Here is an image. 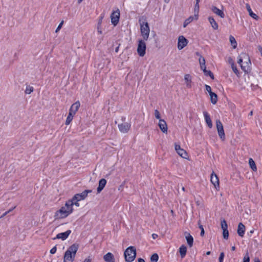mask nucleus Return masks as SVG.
<instances>
[{
	"instance_id": "1",
	"label": "nucleus",
	"mask_w": 262,
	"mask_h": 262,
	"mask_svg": "<svg viewBox=\"0 0 262 262\" xmlns=\"http://www.w3.org/2000/svg\"><path fill=\"white\" fill-rule=\"evenodd\" d=\"M79 245L74 244L69 247L63 256L64 262H73L78 249Z\"/></svg>"
},
{
	"instance_id": "2",
	"label": "nucleus",
	"mask_w": 262,
	"mask_h": 262,
	"mask_svg": "<svg viewBox=\"0 0 262 262\" xmlns=\"http://www.w3.org/2000/svg\"><path fill=\"white\" fill-rule=\"evenodd\" d=\"M68 204L65 203L64 206H62L61 208L57 210L54 215L55 219H61L67 217L73 211V208L70 207Z\"/></svg>"
},
{
	"instance_id": "3",
	"label": "nucleus",
	"mask_w": 262,
	"mask_h": 262,
	"mask_svg": "<svg viewBox=\"0 0 262 262\" xmlns=\"http://www.w3.org/2000/svg\"><path fill=\"white\" fill-rule=\"evenodd\" d=\"M237 62L240 64L241 69L244 72H248L251 62L249 56L246 53H242L240 54L238 56Z\"/></svg>"
},
{
	"instance_id": "4",
	"label": "nucleus",
	"mask_w": 262,
	"mask_h": 262,
	"mask_svg": "<svg viewBox=\"0 0 262 262\" xmlns=\"http://www.w3.org/2000/svg\"><path fill=\"white\" fill-rule=\"evenodd\" d=\"M125 261L132 262L134 260L136 256V250L134 247H128L124 253Z\"/></svg>"
},
{
	"instance_id": "5",
	"label": "nucleus",
	"mask_w": 262,
	"mask_h": 262,
	"mask_svg": "<svg viewBox=\"0 0 262 262\" xmlns=\"http://www.w3.org/2000/svg\"><path fill=\"white\" fill-rule=\"evenodd\" d=\"M141 35L145 40H147L149 37V27L147 21H142L139 19Z\"/></svg>"
},
{
	"instance_id": "6",
	"label": "nucleus",
	"mask_w": 262,
	"mask_h": 262,
	"mask_svg": "<svg viewBox=\"0 0 262 262\" xmlns=\"http://www.w3.org/2000/svg\"><path fill=\"white\" fill-rule=\"evenodd\" d=\"M146 44L142 40H139V43L137 48V52L140 56L143 57L145 54L146 51Z\"/></svg>"
},
{
	"instance_id": "7",
	"label": "nucleus",
	"mask_w": 262,
	"mask_h": 262,
	"mask_svg": "<svg viewBox=\"0 0 262 262\" xmlns=\"http://www.w3.org/2000/svg\"><path fill=\"white\" fill-rule=\"evenodd\" d=\"M91 192H92L91 190H85L80 193H77L73 196V200L77 201L83 200L87 197L88 193Z\"/></svg>"
},
{
	"instance_id": "8",
	"label": "nucleus",
	"mask_w": 262,
	"mask_h": 262,
	"mask_svg": "<svg viewBox=\"0 0 262 262\" xmlns=\"http://www.w3.org/2000/svg\"><path fill=\"white\" fill-rule=\"evenodd\" d=\"M216 125L219 136H220L221 139H222L223 140H225V135L224 133L223 126L221 121L220 120H217L216 121Z\"/></svg>"
},
{
	"instance_id": "9",
	"label": "nucleus",
	"mask_w": 262,
	"mask_h": 262,
	"mask_svg": "<svg viewBox=\"0 0 262 262\" xmlns=\"http://www.w3.org/2000/svg\"><path fill=\"white\" fill-rule=\"evenodd\" d=\"M111 22L114 25L116 26L119 21L120 18V11L119 9H117L116 11H114L111 14Z\"/></svg>"
},
{
	"instance_id": "10",
	"label": "nucleus",
	"mask_w": 262,
	"mask_h": 262,
	"mask_svg": "<svg viewBox=\"0 0 262 262\" xmlns=\"http://www.w3.org/2000/svg\"><path fill=\"white\" fill-rule=\"evenodd\" d=\"M188 43V40L183 35L178 38V49L179 50L183 49Z\"/></svg>"
},
{
	"instance_id": "11",
	"label": "nucleus",
	"mask_w": 262,
	"mask_h": 262,
	"mask_svg": "<svg viewBox=\"0 0 262 262\" xmlns=\"http://www.w3.org/2000/svg\"><path fill=\"white\" fill-rule=\"evenodd\" d=\"M221 228L223 230V235L225 239H228L229 237V232L228 230V225L225 220L221 221Z\"/></svg>"
},
{
	"instance_id": "12",
	"label": "nucleus",
	"mask_w": 262,
	"mask_h": 262,
	"mask_svg": "<svg viewBox=\"0 0 262 262\" xmlns=\"http://www.w3.org/2000/svg\"><path fill=\"white\" fill-rule=\"evenodd\" d=\"M210 181L215 188L218 190L220 188L219 179L217 175L215 174L213 171L211 174Z\"/></svg>"
},
{
	"instance_id": "13",
	"label": "nucleus",
	"mask_w": 262,
	"mask_h": 262,
	"mask_svg": "<svg viewBox=\"0 0 262 262\" xmlns=\"http://www.w3.org/2000/svg\"><path fill=\"white\" fill-rule=\"evenodd\" d=\"M131 125L129 123L125 122L118 124V128L122 133H126L130 128Z\"/></svg>"
},
{
	"instance_id": "14",
	"label": "nucleus",
	"mask_w": 262,
	"mask_h": 262,
	"mask_svg": "<svg viewBox=\"0 0 262 262\" xmlns=\"http://www.w3.org/2000/svg\"><path fill=\"white\" fill-rule=\"evenodd\" d=\"M71 233V231L70 230H68L64 232L58 233L56 235V237L54 238V239L57 238V239H61L62 240H65L66 239H67L68 238V237L69 236V235Z\"/></svg>"
},
{
	"instance_id": "15",
	"label": "nucleus",
	"mask_w": 262,
	"mask_h": 262,
	"mask_svg": "<svg viewBox=\"0 0 262 262\" xmlns=\"http://www.w3.org/2000/svg\"><path fill=\"white\" fill-rule=\"evenodd\" d=\"M158 125L163 133H166L167 132V125L165 120L160 119Z\"/></svg>"
},
{
	"instance_id": "16",
	"label": "nucleus",
	"mask_w": 262,
	"mask_h": 262,
	"mask_svg": "<svg viewBox=\"0 0 262 262\" xmlns=\"http://www.w3.org/2000/svg\"><path fill=\"white\" fill-rule=\"evenodd\" d=\"M245 232V226L242 223H239L238 225L237 232L238 235L241 237H243Z\"/></svg>"
},
{
	"instance_id": "17",
	"label": "nucleus",
	"mask_w": 262,
	"mask_h": 262,
	"mask_svg": "<svg viewBox=\"0 0 262 262\" xmlns=\"http://www.w3.org/2000/svg\"><path fill=\"white\" fill-rule=\"evenodd\" d=\"M211 10L214 13L220 16L221 18L225 17V14L224 12L222 10L218 9L216 7L212 6Z\"/></svg>"
},
{
	"instance_id": "18",
	"label": "nucleus",
	"mask_w": 262,
	"mask_h": 262,
	"mask_svg": "<svg viewBox=\"0 0 262 262\" xmlns=\"http://www.w3.org/2000/svg\"><path fill=\"white\" fill-rule=\"evenodd\" d=\"M103 259L105 262H115L114 256L111 252H108L104 255L103 256Z\"/></svg>"
},
{
	"instance_id": "19",
	"label": "nucleus",
	"mask_w": 262,
	"mask_h": 262,
	"mask_svg": "<svg viewBox=\"0 0 262 262\" xmlns=\"http://www.w3.org/2000/svg\"><path fill=\"white\" fill-rule=\"evenodd\" d=\"M80 106V102L79 101H77L71 105L69 111L74 114H75L76 112L78 110Z\"/></svg>"
},
{
	"instance_id": "20",
	"label": "nucleus",
	"mask_w": 262,
	"mask_h": 262,
	"mask_svg": "<svg viewBox=\"0 0 262 262\" xmlns=\"http://www.w3.org/2000/svg\"><path fill=\"white\" fill-rule=\"evenodd\" d=\"M106 184V180L105 179H101L99 181V186L97 188L98 193H100L104 188Z\"/></svg>"
},
{
	"instance_id": "21",
	"label": "nucleus",
	"mask_w": 262,
	"mask_h": 262,
	"mask_svg": "<svg viewBox=\"0 0 262 262\" xmlns=\"http://www.w3.org/2000/svg\"><path fill=\"white\" fill-rule=\"evenodd\" d=\"M203 115L208 126L209 128H211L212 127V123L209 114L207 112L204 111Z\"/></svg>"
},
{
	"instance_id": "22",
	"label": "nucleus",
	"mask_w": 262,
	"mask_h": 262,
	"mask_svg": "<svg viewBox=\"0 0 262 262\" xmlns=\"http://www.w3.org/2000/svg\"><path fill=\"white\" fill-rule=\"evenodd\" d=\"M184 234L185 235V238L187 241L188 245L190 247H191L193 246V237L190 235V233H188L187 232H185L184 233Z\"/></svg>"
},
{
	"instance_id": "23",
	"label": "nucleus",
	"mask_w": 262,
	"mask_h": 262,
	"mask_svg": "<svg viewBox=\"0 0 262 262\" xmlns=\"http://www.w3.org/2000/svg\"><path fill=\"white\" fill-rule=\"evenodd\" d=\"M246 7L249 13V15L253 18L255 19V20H257L258 19V16L256 14L252 12L250 5L249 4H246Z\"/></svg>"
},
{
	"instance_id": "24",
	"label": "nucleus",
	"mask_w": 262,
	"mask_h": 262,
	"mask_svg": "<svg viewBox=\"0 0 262 262\" xmlns=\"http://www.w3.org/2000/svg\"><path fill=\"white\" fill-rule=\"evenodd\" d=\"M79 201H77L76 200H73V197L67 201L66 203V204H68V205H70L69 206L70 207L73 208V206L74 205H75L77 207L79 206V203H78Z\"/></svg>"
},
{
	"instance_id": "25",
	"label": "nucleus",
	"mask_w": 262,
	"mask_h": 262,
	"mask_svg": "<svg viewBox=\"0 0 262 262\" xmlns=\"http://www.w3.org/2000/svg\"><path fill=\"white\" fill-rule=\"evenodd\" d=\"M208 20L213 29L217 30L218 29V24L213 17H209Z\"/></svg>"
},
{
	"instance_id": "26",
	"label": "nucleus",
	"mask_w": 262,
	"mask_h": 262,
	"mask_svg": "<svg viewBox=\"0 0 262 262\" xmlns=\"http://www.w3.org/2000/svg\"><path fill=\"white\" fill-rule=\"evenodd\" d=\"M185 80L187 87L190 88L191 87V77L190 74H188L185 75Z\"/></svg>"
},
{
	"instance_id": "27",
	"label": "nucleus",
	"mask_w": 262,
	"mask_h": 262,
	"mask_svg": "<svg viewBox=\"0 0 262 262\" xmlns=\"http://www.w3.org/2000/svg\"><path fill=\"white\" fill-rule=\"evenodd\" d=\"M187 248L184 245H182L179 248V252L182 258H183L186 254Z\"/></svg>"
},
{
	"instance_id": "28",
	"label": "nucleus",
	"mask_w": 262,
	"mask_h": 262,
	"mask_svg": "<svg viewBox=\"0 0 262 262\" xmlns=\"http://www.w3.org/2000/svg\"><path fill=\"white\" fill-rule=\"evenodd\" d=\"M210 96V100L212 104H215L216 103L217 101V95L214 93H211L210 94H209Z\"/></svg>"
},
{
	"instance_id": "29",
	"label": "nucleus",
	"mask_w": 262,
	"mask_h": 262,
	"mask_svg": "<svg viewBox=\"0 0 262 262\" xmlns=\"http://www.w3.org/2000/svg\"><path fill=\"white\" fill-rule=\"evenodd\" d=\"M249 164L250 168L254 171H256L257 170V167L255 162L252 158H250L249 160Z\"/></svg>"
},
{
	"instance_id": "30",
	"label": "nucleus",
	"mask_w": 262,
	"mask_h": 262,
	"mask_svg": "<svg viewBox=\"0 0 262 262\" xmlns=\"http://www.w3.org/2000/svg\"><path fill=\"white\" fill-rule=\"evenodd\" d=\"M74 115L75 114L72 113L71 112L69 111L68 116V117L67 118V119H66V123H65L66 125H69L71 122V121L73 120V116H74Z\"/></svg>"
},
{
	"instance_id": "31",
	"label": "nucleus",
	"mask_w": 262,
	"mask_h": 262,
	"mask_svg": "<svg viewBox=\"0 0 262 262\" xmlns=\"http://www.w3.org/2000/svg\"><path fill=\"white\" fill-rule=\"evenodd\" d=\"M179 155H180L181 157L187 159V152L183 149L181 148L179 151L177 152Z\"/></svg>"
},
{
	"instance_id": "32",
	"label": "nucleus",
	"mask_w": 262,
	"mask_h": 262,
	"mask_svg": "<svg viewBox=\"0 0 262 262\" xmlns=\"http://www.w3.org/2000/svg\"><path fill=\"white\" fill-rule=\"evenodd\" d=\"M229 40L233 48L235 49L237 47V42L234 37L231 35L229 37Z\"/></svg>"
},
{
	"instance_id": "33",
	"label": "nucleus",
	"mask_w": 262,
	"mask_h": 262,
	"mask_svg": "<svg viewBox=\"0 0 262 262\" xmlns=\"http://www.w3.org/2000/svg\"><path fill=\"white\" fill-rule=\"evenodd\" d=\"M193 19V16H190L189 18L186 19L183 24V27L185 28L188 24H189Z\"/></svg>"
},
{
	"instance_id": "34",
	"label": "nucleus",
	"mask_w": 262,
	"mask_h": 262,
	"mask_svg": "<svg viewBox=\"0 0 262 262\" xmlns=\"http://www.w3.org/2000/svg\"><path fill=\"white\" fill-rule=\"evenodd\" d=\"M159 259V256L158 254L154 253L150 257V261L151 262H157Z\"/></svg>"
},
{
	"instance_id": "35",
	"label": "nucleus",
	"mask_w": 262,
	"mask_h": 262,
	"mask_svg": "<svg viewBox=\"0 0 262 262\" xmlns=\"http://www.w3.org/2000/svg\"><path fill=\"white\" fill-rule=\"evenodd\" d=\"M34 91V88L32 86H31L30 85H28L26 87V90L25 91V93L26 94H30L32 92H33Z\"/></svg>"
},
{
	"instance_id": "36",
	"label": "nucleus",
	"mask_w": 262,
	"mask_h": 262,
	"mask_svg": "<svg viewBox=\"0 0 262 262\" xmlns=\"http://www.w3.org/2000/svg\"><path fill=\"white\" fill-rule=\"evenodd\" d=\"M204 73L206 76H209L212 79H214V77L213 74L210 70H205L204 71Z\"/></svg>"
},
{
	"instance_id": "37",
	"label": "nucleus",
	"mask_w": 262,
	"mask_h": 262,
	"mask_svg": "<svg viewBox=\"0 0 262 262\" xmlns=\"http://www.w3.org/2000/svg\"><path fill=\"white\" fill-rule=\"evenodd\" d=\"M232 69L234 73L237 76H239V72H238V70H237L236 67L235 66L234 62H232V66H231Z\"/></svg>"
},
{
	"instance_id": "38",
	"label": "nucleus",
	"mask_w": 262,
	"mask_h": 262,
	"mask_svg": "<svg viewBox=\"0 0 262 262\" xmlns=\"http://www.w3.org/2000/svg\"><path fill=\"white\" fill-rule=\"evenodd\" d=\"M200 221H199L198 222V224L199 225V228L201 229L200 235L201 236H203L204 235V233H205L203 225H201L200 224Z\"/></svg>"
},
{
	"instance_id": "39",
	"label": "nucleus",
	"mask_w": 262,
	"mask_h": 262,
	"mask_svg": "<svg viewBox=\"0 0 262 262\" xmlns=\"http://www.w3.org/2000/svg\"><path fill=\"white\" fill-rule=\"evenodd\" d=\"M250 261V257L249 256L248 252H247V253L245 254L244 258H243V262H249Z\"/></svg>"
},
{
	"instance_id": "40",
	"label": "nucleus",
	"mask_w": 262,
	"mask_h": 262,
	"mask_svg": "<svg viewBox=\"0 0 262 262\" xmlns=\"http://www.w3.org/2000/svg\"><path fill=\"white\" fill-rule=\"evenodd\" d=\"M16 206H14V207L13 208H11V209H10L9 210H8L7 211H6L5 213H4L2 215H1V216L0 217V219H2L3 217H4L5 216H6L7 214H8L9 213H10V212L12 211L14 208H15Z\"/></svg>"
},
{
	"instance_id": "41",
	"label": "nucleus",
	"mask_w": 262,
	"mask_h": 262,
	"mask_svg": "<svg viewBox=\"0 0 262 262\" xmlns=\"http://www.w3.org/2000/svg\"><path fill=\"white\" fill-rule=\"evenodd\" d=\"M199 62L200 65L203 66L204 64H205V58L201 56L200 58H199Z\"/></svg>"
},
{
	"instance_id": "42",
	"label": "nucleus",
	"mask_w": 262,
	"mask_h": 262,
	"mask_svg": "<svg viewBox=\"0 0 262 262\" xmlns=\"http://www.w3.org/2000/svg\"><path fill=\"white\" fill-rule=\"evenodd\" d=\"M155 117L158 119H160V113L157 110H156L155 111Z\"/></svg>"
},
{
	"instance_id": "43",
	"label": "nucleus",
	"mask_w": 262,
	"mask_h": 262,
	"mask_svg": "<svg viewBox=\"0 0 262 262\" xmlns=\"http://www.w3.org/2000/svg\"><path fill=\"white\" fill-rule=\"evenodd\" d=\"M224 256L225 255L224 252H221L220 253V257L219 258V262H223Z\"/></svg>"
},
{
	"instance_id": "44",
	"label": "nucleus",
	"mask_w": 262,
	"mask_h": 262,
	"mask_svg": "<svg viewBox=\"0 0 262 262\" xmlns=\"http://www.w3.org/2000/svg\"><path fill=\"white\" fill-rule=\"evenodd\" d=\"M63 21H61V22L59 24L58 26L57 27V28H56V30H55V32L57 33L60 30V29L61 28L62 25H63Z\"/></svg>"
},
{
	"instance_id": "45",
	"label": "nucleus",
	"mask_w": 262,
	"mask_h": 262,
	"mask_svg": "<svg viewBox=\"0 0 262 262\" xmlns=\"http://www.w3.org/2000/svg\"><path fill=\"white\" fill-rule=\"evenodd\" d=\"M205 88H206V90L209 93V94H210L211 93H213L212 91H211V87L209 86V85H205Z\"/></svg>"
},
{
	"instance_id": "46",
	"label": "nucleus",
	"mask_w": 262,
	"mask_h": 262,
	"mask_svg": "<svg viewBox=\"0 0 262 262\" xmlns=\"http://www.w3.org/2000/svg\"><path fill=\"white\" fill-rule=\"evenodd\" d=\"M199 3H196L195 6H194V12H197L198 13L199 12Z\"/></svg>"
},
{
	"instance_id": "47",
	"label": "nucleus",
	"mask_w": 262,
	"mask_h": 262,
	"mask_svg": "<svg viewBox=\"0 0 262 262\" xmlns=\"http://www.w3.org/2000/svg\"><path fill=\"white\" fill-rule=\"evenodd\" d=\"M56 250H57L56 247V246H54L53 248H52L50 250V253H51V254H54V253H55V252H56Z\"/></svg>"
},
{
	"instance_id": "48",
	"label": "nucleus",
	"mask_w": 262,
	"mask_h": 262,
	"mask_svg": "<svg viewBox=\"0 0 262 262\" xmlns=\"http://www.w3.org/2000/svg\"><path fill=\"white\" fill-rule=\"evenodd\" d=\"M175 150H176V151L177 152L178 151H179L181 148V146L179 144H175Z\"/></svg>"
},
{
	"instance_id": "49",
	"label": "nucleus",
	"mask_w": 262,
	"mask_h": 262,
	"mask_svg": "<svg viewBox=\"0 0 262 262\" xmlns=\"http://www.w3.org/2000/svg\"><path fill=\"white\" fill-rule=\"evenodd\" d=\"M200 68H201V69L203 71V72L205 70H206V68L205 64H204L203 66V65H200Z\"/></svg>"
},
{
	"instance_id": "50",
	"label": "nucleus",
	"mask_w": 262,
	"mask_h": 262,
	"mask_svg": "<svg viewBox=\"0 0 262 262\" xmlns=\"http://www.w3.org/2000/svg\"><path fill=\"white\" fill-rule=\"evenodd\" d=\"M83 262H91V259L89 257L86 258L84 259Z\"/></svg>"
},
{
	"instance_id": "51",
	"label": "nucleus",
	"mask_w": 262,
	"mask_h": 262,
	"mask_svg": "<svg viewBox=\"0 0 262 262\" xmlns=\"http://www.w3.org/2000/svg\"><path fill=\"white\" fill-rule=\"evenodd\" d=\"M258 51L260 52V53H262V47L260 46H259L258 47Z\"/></svg>"
},
{
	"instance_id": "52",
	"label": "nucleus",
	"mask_w": 262,
	"mask_h": 262,
	"mask_svg": "<svg viewBox=\"0 0 262 262\" xmlns=\"http://www.w3.org/2000/svg\"><path fill=\"white\" fill-rule=\"evenodd\" d=\"M152 236L154 239H156L158 237V235L156 234H152Z\"/></svg>"
},
{
	"instance_id": "53",
	"label": "nucleus",
	"mask_w": 262,
	"mask_h": 262,
	"mask_svg": "<svg viewBox=\"0 0 262 262\" xmlns=\"http://www.w3.org/2000/svg\"><path fill=\"white\" fill-rule=\"evenodd\" d=\"M138 262H145V260L143 258H139L138 259Z\"/></svg>"
},
{
	"instance_id": "54",
	"label": "nucleus",
	"mask_w": 262,
	"mask_h": 262,
	"mask_svg": "<svg viewBox=\"0 0 262 262\" xmlns=\"http://www.w3.org/2000/svg\"><path fill=\"white\" fill-rule=\"evenodd\" d=\"M119 46H120V44H119L118 46L117 47H116L115 49V52L116 53H117L119 51Z\"/></svg>"
},
{
	"instance_id": "55",
	"label": "nucleus",
	"mask_w": 262,
	"mask_h": 262,
	"mask_svg": "<svg viewBox=\"0 0 262 262\" xmlns=\"http://www.w3.org/2000/svg\"><path fill=\"white\" fill-rule=\"evenodd\" d=\"M229 62L232 64V62H233L232 59L231 57L229 58Z\"/></svg>"
},
{
	"instance_id": "56",
	"label": "nucleus",
	"mask_w": 262,
	"mask_h": 262,
	"mask_svg": "<svg viewBox=\"0 0 262 262\" xmlns=\"http://www.w3.org/2000/svg\"><path fill=\"white\" fill-rule=\"evenodd\" d=\"M254 262H260L259 259L257 258H255V260H254Z\"/></svg>"
},
{
	"instance_id": "57",
	"label": "nucleus",
	"mask_w": 262,
	"mask_h": 262,
	"mask_svg": "<svg viewBox=\"0 0 262 262\" xmlns=\"http://www.w3.org/2000/svg\"><path fill=\"white\" fill-rule=\"evenodd\" d=\"M231 250H232V251H234V250H235V246H232V247H231Z\"/></svg>"
},
{
	"instance_id": "58",
	"label": "nucleus",
	"mask_w": 262,
	"mask_h": 262,
	"mask_svg": "<svg viewBox=\"0 0 262 262\" xmlns=\"http://www.w3.org/2000/svg\"><path fill=\"white\" fill-rule=\"evenodd\" d=\"M249 115H250V116H252V115H253V111H251L249 113Z\"/></svg>"
},
{
	"instance_id": "59",
	"label": "nucleus",
	"mask_w": 262,
	"mask_h": 262,
	"mask_svg": "<svg viewBox=\"0 0 262 262\" xmlns=\"http://www.w3.org/2000/svg\"><path fill=\"white\" fill-rule=\"evenodd\" d=\"M83 0H78L77 2L79 4H80Z\"/></svg>"
},
{
	"instance_id": "60",
	"label": "nucleus",
	"mask_w": 262,
	"mask_h": 262,
	"mask_svg": "<svg viewBox=\"0 0 262 262\" xmlns=\"http://www.w3.org/2000/svg\"><path fill=\"white\" fill-rule=\"evenodd\" d=\"M98 32L99 34H102V31L98 29Z\"/></svg>"
},
{
	"instance_id": "61",
	"label": "nucleus",
	"mask_w": 262,
	"mask_h": 262,
	"mask_svg": "<svg viewBox=\"0 0 262 262\" xmlns=\"http://www.w3.org/2000/svg\"><path fill=\"white\" fill-rule=\"evenodd\" d=\"M210 253H211L210 251H208L206 252V255H209L210 254Z\"/></svg>"
},
{
	"instance_id": "62",
	"label": "nucleus",
	"mask_w": 262,
	"mask_h": 262,
	"mask_svg": "<svg viewBox=\"0 0 262 262\" xmlns=\"http://www.w3.org/2000/svg\"><path fill=\"white\" fill-rule=\"evenodd\" d=\"M195 1H196V3H199L200 0H195Z\"/></svg>"
},
{
	"instance_id": "63",
	"label": "nucleus",
	"mask_w": 262,
	"mask_h": 262,
	"mask_svg": "<svg viewBox=\"0 0 262 262\" xmlns=\"http://www.w3.org/2000/svg\"><path fill=\"white\" fill-rule=\"evenodd\" d=\"M182 190H183V191H184L185 190V188H184V187H182Z\"/></svg>"
},
{
	"instance_id": "64",
	"label": "nucleus",
	"mask_w": 262,
	"mask_h": 262,
	"mask_svg": "<svg viewBox=\"0 0 262 262\" xmlns=\"http://www.w3.org/2000/svg\"><path fill=\"white\" fill-rule=\"evenodd\" d=\"M250 233H253V230H251V231H250Z\"/></svg>"
}]
</instances>
